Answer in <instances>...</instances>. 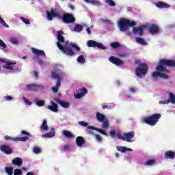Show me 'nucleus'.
I'll return each mask as SVG.
<instances>
[{"label":"nucleus","mask_w":175,"mask_h":175,"mask_svg":"<svg viewBox=\"0 0 175 175\" xmlns=\"http://www.w3.org/2000/svg\"><path fill=\"white\" fill-rule=\"evenodd\" d=\"M166 66L168 68H175V61L170 59H162L159 62V64L156 67L157 72H154L152 74V77L153 79H163V80H169L170 79V73L172 71L168 70Z\"/></svg>","instance_id":"1"},{"label":"nucleus","mask_w":175,"mask_h":175,"mask_svg":"<svg viewBox=\"0 0 175 175\" xmlns=\"http://www.w3.org/2000/svg\"><path fill=\"white\" fill-rule=\"evenodd\" d=\"M62 35H64V31L59 30L57 31L58 42H57V46L59 50H61L63 54H66V55H68V57H73L74 55H76V53H75L73 50L80 51V47L75 43H70L68 45L62 46L61 43H65V38Z\"/></svg>","instance_id":"2"},{"label":"nucleus","mask_w":175,"mask_h":175,"mask_svg":"<svg viewBox=\"0 0 175 175\" xmlns=\"http://www.w3.org/2000/svg\"><path fill=\"white\" fill-rule=\"evenodd\" d=\"M136 22L122 18L118 21V28L121 32H126L131 27H135Z\"/></svg>","instance_id":"3"},{"label":"nucleus","mask_w":175,"mask_h":175,"mask_svg":"<svg viewBox=\"0 0 175 175\" xmlns=\"http://www.w3.org/2000/svg\"><path fill=\"white\" fill-rule=\"evenodd\" d=\"M62 76V72L59 71V70H55L51 73V77L52 79H57V83L56 85L54 87H52V91L53 92L57 93L58 92V88L61 87V79Z\"/></svg>","instance_id":"4"},{"label":"nucleus","mask_w":175,"mask_h":175,"mask_svg":"<svg viewBox=\"0 0 175 175\" xmlns=\"http://www.w3.org/2000/svg\"><path fill=\"white\" fill-rule=\"evenodd\" d=\"M161 117V113H154L150 116L144 118L143 120L144 122H146V124H148V125H150V126H154V125H157V123L158 122V121H159Z\"/></svg>","instance_id":"5"},{"label":"nucleus","mask_w":175,"mask_h":175,"mask_svg":"<svg viewBox=\"0 0 175 175\" xmlns=\"http://www.w3.org/2000/svg\"><path fill=\"white\" fill-rule=\"evenodd\" d=\"M148 72V66L146 63H140L135 70V74L137 77L146 76Z\"/></svg>","instance_id":"6"},{"label":"nucleus","mask_w":175,"mask_h":175,"mask_svg":"<svg viewBox=\"0 0 175 175\" xmlns=\"http://www.w3.org/2000/svg\"><path fill=\"white\" fill-rule=\"evenodd\" d=\"M118 139H120V140H124V142H127L128 143H132V139L135 137V132L131 131L129 133H125L121 134L120 133L116 134Z\"/></svg>","instance_id":"7"},{"label":"nucleus","mask_w":175,"mask_h":175,"mask_svg":"<svg viewBox=\"0 0 175 175\" xmlns=\"http://www.w3.org/2000/svg\"><path fill=\"white\" fill-rule=\"evenodd\" d=\"M62 20L66 24H73L76 21V18L73 16V14L69 13H64L62 17Z\"/></svg>","instance_id":"8"},{"label":"nucleus","mask_w":175,"mask_h":175,"mask_svg":"<svg viewBox=\"0 0 175 175\" xmlns=\"http://www.w3.org/2000/svg\"><path fill=\"white\" fill-rule=\"evenodd\" d=\"M46 17L48 21H53V18H54V17L61 18V15L59 14V12L55 10V9L51 8L50 11L46 12Z\"/></svg>","instance_id":"9"},{"label":"nucleus","mask_w":175,"mask_h":175,"mask_svg":"<svg viewBox=\"0 0 175 175\" xmlns=\"http://www.w3.org/2000/svg\"><path fill=\"white\" fill-rule=\"evenodd\" d=\"M87 44L88 47H97L98 49H101V50H106V46H105L102 43H99L95 40H88Z\"/></svg>","instance_id":"10"},{"label":"nucleus","mask_w":175,"mask_h":175,"mask_svg":"<svg viewBox=\"0 0 175 175\" xmlns=\"http://www.w3.org/2000/svg\"><path fill=\"white\" fill-rule=\"evenodd\" d=\"M5 140H7V142H27L28 140V137H16L14 138L10 137L9 135H7L5 137Z\"/></svg>","instance_id":"11"},{"label":"nucleus","mask_w":175,"mask_h":175,"mask_svg":"<svg viewBox=\"0 0 175 175\" xmlns=\"http://www.w3.org/2000/svg\"><path fill=\"white\" fill-rule=\"evenodd\" d=\"M148 31L151 35H157L159 33V26L156 24H152L148 26Z\"/></svg>","instance_id":"12"},{"label":"nucleus","mask_w":175,"mask_h":175,"mask_svg":"<svg viewBox=\"0 0 175 175\" xmlns=\"http://www.w3.org/2000/svg\"><path fill=\"white\" fill-rule=\"evenodd\" d=\"M87 129H88V133H90V135H94V132H92V131H96V132H99V133H101V135L108 136L107 133L105 132V131L100 129H98L94 126H88Z\"/></svg>","instance_id":"13"},{"label":"nucleus","mask_w":175,"mask_h":175,"mask_svg":"<svg viewBox=\"0 0 175 175\" xmlns=\"http://www.w3.org/2000/svg\"><path fill=\"white\" fill-rule=\"evenodd\" d=\"M0 62H3L4 64L5 63L7 66H3L4 69H9L10 70H14L16 69L12 66V65H16V62H6L5 59H0Z\"/></svg>","instance_id":"14"},{"label":"nucleus","mask_w":175,"mask_h":175,"mask_svg":"<svg viewBox=\"0 0 175 175\" xmlns=\"http://www.w3.org/2000/svg\"><path fill=\"white\" fill-rule=\"evenodd\" d=\"M109 61L111 64H113L116 66H121L124 65V61L120 59L118 57H116L114 56H111L109 57Z\"/></svg>","instance_id":"15"},{"label":"nucleus","mask_w":175,"mask_h":175,"mask_svg":"<svg viewBox=\"0 0 175 175\" xmlns=\"http://www.w3.org/2000/svg\"><path fill=\"white\" fill-rule=\"evenodd\" d=\"M0 150L1 151H2V152H4V154H6L7 155H10V154H13V149L8 145H1L0 146Z\"/></svg>","instance_id":"16"},{"label":"nucleus","mask_w":175,"mask_h":175,"mask_svg":"<svg viewBox=\"0 0 175 175\" xmlns=\"http://www.w3.org/2000/svg\"><path fill=\"white\" fill-rule=\"evenodd\" d=\"M88 91L85 88H82L79 90V92L75 94V99H81L85 94H87Z\"/></svg>","instance_id":"17"},{"label":"nucleus","mask_w":175,"mask_h":175,"mask_svg":"<svg viewBox=\"0 0 175 175\" xmlns=\"http://www.w3.org/2000/svg\"><path fill=\"white\" fill-rule=\"evenodd\" d=\"M133 35H138L139 36H143V35L144 34V31L142 27H137L133 26Z\"/></svg>","instance_id":"18"},{"label":"nucleus","mask_w":175,"mask_h":175,"mask_svg":"<svg viewBox=\"0 0 175 175\" xmlns=\"http://www.w3.org/2000/svg\"><path fill=\"white\" fill-rule=\"evenodd\" d=\"M31 51L33 53V54H35V55H37L38 57H46V53L43 50H39L36 48H31Z\"/></svg>","instance_id":"19"},{"label":"nucleus","mask_w":175,"mask_h":175,"mask_svg":"<svg viewBox=\"0 0 175 175\" xmlns=\"http://www.w3.org/2000/svg\"><path fill=\"white\" fill-rule=\"evenodd\" d=\"M51 105L47 106V109L53 113H58V105L53 101L51 102Z\"/></svg>","instance_id":"20"},{"label":"nucleus","mask_w":175,"mask_h":175,"mask_svg":"<svg viewBox=\"0 0 175 175\" xmlns=\"http://www.w3.org/2000/svg\"><path fill=\"white\" fill-rule=\"evenodd\" d=\"M54 100L55 102H56V103H58V105H60L62 107H64V109H67V107H69V106H70V104L69 103L62 101L58 98H54Z\"/></svg>","instance_id":"21"},{"label":"nucleus","mask_w":175,"mask_h":175,"mask_svg":"<svg viewBox=\"0 0 175 175\" xmlns=\"http://www.w3.org/2000/svg\"><path fill=\"white\" fill-rule=\"evenodd\" d=\"M76 144L78 147H82L83 144H85V139L81 136H79L76 139Z\"/></svg>","instance_id":"22"},{"label":"nucleus","mask_w":175,"mask_h":175,"mask_svg":"<svg viewBox=\"0 0 175 175\" xmlns=\"http://www.w3.org/2000/svg\"><path fill=\"white\" fill-rule=\"evenodd\" d=\"M157 8L159 9H167V8H170V5L163 1H159L156 3Z\"/></svg>","instance_id":"23"},{"label":"nucleus","mask_w":175,"mask_h":175,"mask_svg":"<svg viewBox=\"0 0 175 175\" xmlns=\"http://www.w3.org/2000/svg\"><path fill=\"white\" fill-rule=\"evenodd\" d=\"M12 163L15 166H23V159L20 157H16L12 160Z\"/></svg>","instance_id":"24"},{"label":"nucleus","mask_w":175,"mask_h":175,"mask_svg":"<svg viewBox=\"0 0 175 175\" xmlns=\"http://www.w3.org/2000/svg\"><path fill=\"white\" fill-rule=\"evenodd\" d=\"M165 158L167 159H174L175 153L172 150H168L165 153Z\"/></svg>","instance_id":"25"},{"label":"nucleus","mask_w":175,"mask_h":175,"mask_svg":"<svg viewBox=\"0 0 175 175\" xmlns=\"http://www.w3.org/2000/svg\"><path fill=\"white\" fill-rule=\"evenodd\" d=\"M42 88V85H38L36 83H31V84H29L27 85V90L28 91H32V90H33V88Z\"/></svg>","instance_id":"26"},{"label":"nucleus","mask_w":175,"mask_h":175,"mask_svg":"<svg viewBox=\"0 0 175 175\" xmlns=\"http://www.w3.org/2000/svg\"><path fill=\"white\" fill-rule=\"evenodd\" d=\"M40 131H49V126L47 125V120H44L41 126L40 127Z\"/></svg>","instance_id":"27"},{"label":"nucleus","mask_w":175,"mask_h":175,"mask_svg":"<svg viewBox=\"0 0 175 175\" xmlns=\"http://www.w3.org/2000/svg\"><path fill=\"white\" fill-rule=\"evenodd\" d=\"M63 135L64 136H66V137H67L68 139H73V137H75V135H73L72 132L66 130L63 131Z\"/></svg>","instance_id":"28"},{"label":"nucleus","mask_w":175,"mask_h":175,"mask_svg":"<svg viewBox=\"0 0 175 175\" xmlns=\"http://www.w3.org/2000/svg\"><path fill=\"white\" fill-rule=\"evenodd\" d=\"M137 43H139V44H142V46H147L148 43L143 38L138 37L136 38Z\"/></svg>","instance_id":"29"},{"label":"nucleus","mask_w":175,"mask_h":175,"mask_svg":"<svg viewBox=\"0 0 175 175\" xmlns=\"http://www.w3.org/2000/svg\"><path fill=\"white\" fill-rule=\"evenodd\" d=\"M96 118L100 122H103V121H105V116L103 115V113L98 112L96 113Z\"/></svg>","instance_id":"30"},{"label":"nucleus","mask_w":175,"mask_h":175,"mask_svg":"<svg viewBox=\"0 0 175 175\" xmlns=\"http://www.w3.org/2000/svg\"><path fill=\"white\" fill-rule=\"evenodd\" d=\"M84 29V27L80 24H76L74 28L75 32H81V31Z\"/></svg>","instance_id":"31"},{"label":"nucleus","mask_w":175,"mask_h":175,"mask_svg":"<svg viewBox=\"0 0 175 175\" xmlns=\"http://www.w3.org/2000/svg\"><path fill=\"white\" fill-rule=\"evenodd\" d=\"M55 136V133H46L42 135V137H44L45 139H51V137H54Z\"/></svg>","instance_id":"32"},{"label":"nucleus","mask_w":175,"mask_h":175,"mask_svg":"<svg viewBox=\"0 0 175 175\" xmlns=\"http://www.w3.org/2000/svg\"><path fill=\"white\" fill-rule=\"evenodd\" d=\"M35 102L39 107H42V106H44V100H39V98H36Z\"/></svg>","instance_id":"33"},{"label":"nucleus","mask_w":175,"mask_h":175,"mask_svg":"<svg viewBox=\"0 0 175 175\" xmlns=\"http://www.w3.org/2000/svg\"><path fill=\"white\" fill-rule=\"evenodd\" d=\"M110 46L112 49H118L119 47H121V44L118 42H113L110 43Z\"/></svg>","instance_id":"34"},{"label":"nucleus","mask_w":175,"mask_h":175,"mask_svg":"<svg viewBox=\"0 0 175 175\" xmlns=\"http://www.w3.org/2000/svg\"><path fill=\"white\" fill-rule=\"evenodd\" d=\"M77 62H79V64H85V58H84V56L79 55L77 57Z\"/></svg>","instance_id":"35"},{"label":"nucleus","mask_w":175,"mask_h":175,"mask_svg":"<svg viewBox=\"0 0 175 175\" xmlns=\"http://www.w3.org/2000/svg\"><path fill=\"white\" fill-rule=\"evenodd\" d=\"M5 169L8 175L13 174V167H6Z\"/></svg>","instance_id":"36"},{"label":"nucleus","mask_w":175,"mask_h":175,"mask_svg":"<svg viewBox=\"0 0 175 175\" xmlns=\"http://www.w3.org/2000/svg\"><path fill=\"white\" fill-rule=\"evenodd\" d=\"M155 163V160L150 159L145 163V166H152Z\"/></svg>","instance_id":"37"},{"label":"nucleus","mask_w":175,"mask_h":175,"mask_svg":"<svg viewBox=\"0 0 175 175\" xmlns=\"http://www.w3.org/2000/svg\"><path fill=\"white\" fill-rule=\"evenodd\" d=\"M21 135L22 136H26V137H28V140H29V137H31V134L24 130L21 131Z\"/></svg>","instance_id":"38"},{"label":"nucleus","mask_w":175,"mask_h":175,"mask_svg":"<svg viewBox=\"0 0 175 175\" xmlns=\"http://www.w3.org/2000/svg\"><path fill=\"white\" fill-rule=\"evenodd\" d=\"M118 151H120V152H126V147L125 146H117Z\"/></svg>","instance_id":"39"},{"label":"nucleus","mask_w":175,"mask_h":175,"mask_svg":"<svg viewBox=\"0 0 175 175\" xmlns=\"http://www.w3.org/2000/svg\"><path fill=\"white\" fill-rule=\"evenodd\" d=\"M170 95V100L171 103L174 104L175 103V95L173 94L172 93H169Z\"/></svg>","instance_id":"40"},{"label":"nucleus","mask_w":175,"mask_h":175,"mask_svg":"<svg viewBox=\"0 0 175 175\" xmlns=\"http://www.w3.org/2000/svg\"><path fill=\"white\" fill-rule=\"evenodd\" d=\"M21 20L24 23V24H26V25H28L31 24V22L29 21V19H27L23 16L21 17Z\"/></svg>","instance_id":"41"},{"label":"nucleus","mask_w":175,"mask_h":175,"mask_svg":"<svg viewBox=\"0 0 175 175\" xmlns=\"http://www.w3.org/2000/svg\"><path fill=\"white\" fill-rule=\"evenodd\" d=\"M23 174V171L20 169H15L14 171V175H21Z\"/></svg>","instance_id":"42"},{"label":"nucleus","mask_w":175,"mask_h":175,"mask_svg":"<svg viewBox=\"0 0 175 175\" xmlns=\"http://www.w3.org/2000/svg\"><path fill=\"white\" fill-rule=\"evenodd\" d=\"M0 24H2L5 28H9V25L6 24V22L0 16Z\"/></svg>","instance_id":"43"},{"label":"nucleus","mask_w":175,"mask_h":175,"mask_svg":"<svg viewBox=\"0 0 175 175\" xmlns=\"http://www.w3.org/2000/svg\"><path fill=\"white\" fill-rule=\"evenodd\" d=\"M41 152H42V150H40L39 147L33 148V153L34 154H40Z\"/></svg>","instance_id":"44"},{"label":"nucleus","mask_w":175,"mask_h":175,"mask_svg":"<svg viewBox=\"0 0 175 175\" xmlns=\"http://www.w3.org/2000/svg\"><path fill=\"white\" fill-rule=\"evenodd\" d=\"M103 122V128L106 129V128H109V121L108 120H104Z\"/></svg>","instance_id":"45"},{"label":"nucleus","mask_w":175,"mask_h":175,"mask_svg":"<svg viewBox=\"0 0 175 175\" xmlns=\"http://www.w3.org/2000/svg\"><path fill=\"white\" fill-rule=\"evenodd\" d=\"M106 2L109 5V6H111L112 8L116 6V3H114L113 0H107Z\"/></svg>","instance_id":"46"},{"label":"nucleus","mask_w":175,"mask_h":175,"mask_svg":"<svg viewBox=\"0 0 175 175\" xmlns=\"http://www.w3.org/2000/svg\"><path fill=\"white\" fill-rule=\"evenodd\" d=\"M10 42H11V43H12V44H18V40L16 38H11Z\"/></svg>","instance_id":"47"},{"label":"nucleus","mask_w":175,"mask_h":175,"mask_svg":"<svg viewBox=\"0 0 175 175\" xmlns=\"http://www.w3.org/2000/svg\"><path fill=\"white\" fill-rule=\"evenodd\" d=\"M23 100L25 105H27L28 106H31V105H32V102L29 101V100L25 97H23Z\"/></svg>","instance_id":"48"},{"label":"nucleus","mask_w":175,"mask_h":175,"mask_svg":"<svg viewBox=\"0 0 175 175\" xmlns=\"http://www.w3.org/2000/svg\"><path fill=\"white\" fill-rule=\"evenodd\" d=\"M169 103H170V99L167 100L159 101V105H169Z\"/></svg>","instance_id":"49"},{"label":"nucleus","mask_w":175,"mask_h":175,"mask_svg":"<svg viewBox=\"0 0 175 175\" xmlns=\"http://www.w3.org/2000/svg\"><path fill=\"white\" fill-rule=\"evenodd\" d=\"M95 139L99 143L102 142V137L99 135H95Z\"/></svg>","instance_id":"50"},{"label":"nucleus","mask_w":175,"mask_h":175,"mask_svg":"<svg viewBox=\"0 0 175 175\" xmlns=\"http://www.w3.org/2000/svg\"><path fill=\"white\" fill-rule=\"evenodd\" d=\"M0 47H2L3 49H6V44L3 42V40L0 39Z\"/></svg>","instance_id":"51"},{"label":"nucleus","mask_w":175,"mask_h":175,"mask_svg":"<svg viewBox=\"0 0 175 175\" xmlns=\"http://www.w3.org/2000/svg\"><path fill=\"white\" fill-rule=\"evenodd\" d=\"M79 124L81 126H88V123L85 122V121L79 122Z\"/></svg>","instance_id":"52"},{"label":"nucleus","mask_w":175,"mask_h":175,"mask_svg":"<svg viewBox=\"0 0 175 175\" xmlns=\"http://www.w3.org/2000/svg\"><path fill=\"white\" fill-rule=\"evenodd\" d=\"M5 100L10 101L13 100V98L10 96H7L4 97Z\"/></svg>","instance_id":"53"},{"label":"nucleus","mask_w":175,"mask_h":175,"mask_svg":"<svg viewBox=\"0 0 175 175\" xmlns=\"http://www.w3.org/2000/svg\"><path fill=\"white\" fill-rule=\"evenodd\" d=\"M110 136H111V137H116V131H111L109 133Z\"/></svg>","instance_id":"54"},{"label":"nucleus","mask_w":175,"mask_h":175,"mask_svg":"<svg viewBox=\"0 0 175 175\" xmlns=\"http://www.w3.org/2000/svg\"><path fill=\"white\" fill-rule=\"evenodd\" d=\"M68 150H69V145H64L62 151H68Z\"/></svg>","instance_id":"55"},{"label":"nucleus","mask_w":175,"mask_h":175,"mask_svg":"<svg viewBox=\"0 0 175 175\" xmlns=\"http://www.w3.org/2000/svg\"><path fill=\"white\" fill-rule=\"evenodd\" d=\"M90 3H92V5H99V2L93 0L90 1Z\"/></svg>","instance_id":"56"},{"label":"nucleus","mask_w":175,"mask_h":175,"mask_svg":"<svg viewBox=\"0 0 175 175\" xmlns=\"http://www.w3.org/2000/svg\"><path fill=\"white\" fill-rule=\"evenodd\" d=\"M33 74H34L36 79H39V73L38 72L34 71Z\"/></svg>","instance_id":"57"},{"label":"nucleus","mask_w":175,"mask_h":175,"mask_svg":"<svg viewBox=\"0 0 175 175\" xmlns=\"http://www.w3.org/2000/svg\"><path fill=\"white\" fill-rule=\"evenodd\" d=\"M129 90L132 92V94H135V92H136V90L135 89V88H130Z\"/></svg>","instance_id":"58"},{"label":"nucleus","mask_w":175,"mask_h":175,"mask_svg":"<svg viewBox=\"0 0 175 175\" xmlns=\"http://www.w3.org/2000/svg\"><path fill=\"white\" fill-rule=\"evenodd\" d=\"M86 31L88 32V33L89 35H91V33H92V32H91V28L88 27V28L86 29Z\"/></svg>","instance_id":"59"},{"label":"nucleus","mask_w":175,"mask_h":175,"mask_svg":"<svg viewBox=\"0 0 175 175\" xmlns=\"http://www.w3.org/2000/svg\"><path fill=\"white\" fill-rule=\"evenodd\" d=\"M102 107H103V109H110V107H109L108 105H103Z\"/></svg>","instance_id":"60"},{"label":"nucleus","mask_w":175,"mask_h":175,"mask_svg":"<svg viewBox=\"0 0 175 175\" xmlns=\"http://www.w3.org/2000/svg\"><path fill=\"white\" fill-rule=\"evenodd\" d=\"M38 63L40 64V65H43L44 62H43V60H42V59H39V60H38Z\"/></svg>","instance_id":"61"},{"label":"nucleus","mask_w":175,"mask_h":175,"mask_svg":"<svg viewBox=\"0 0 175 175\" xmlns=\"http://www.w3.org/2000/svg\"><path fill=\"white\" fill-rule=\"evenodd\" d=\"M140 62H141L140 60L137 59V60H135V64H139H139H141Z\"/></svg>","instance_id":"62"},{"label":"nucleus","mask_w":175,"mask_h":175,"mask_svg":"<svg viewBox=\"0 0 175 175\" xmlns=\"http://www.w3.org/2000/svg\"><path fill=\"white\" fill-rule=\"evenodd\" d=\"M26 175H35V174H33V172H29Z\"/></svg>","instance_id":"63"},{"label":"nucleus","mask_w":175,"mask_h":175,"mask_svg":"<svg viewBox=\"0 0 175 175\" xmlns=\"http://www.w3.org/2000/svg\"><path fill=\"white\" fill-rule=\"evenodd\" d=\"M126 151H133V150H132V149H131V148H126Z\"/></svg>","instance_id":"64"}]
</instances>
